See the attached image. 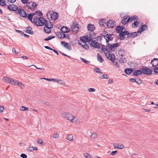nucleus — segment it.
<instances>
[{"mask_svg": "<svg viewBox=\"0 0 158 158\" xmlns=\"http://www.w3.org/2000/svg\"><path fill=\"white\" fill-rule=\"evenodd\" d=\"M152 71L148 67L143 66L139 70V75L142 73L147 75H150L152 74Z\"/></svg>", "mask_w": 158, "mask_h": 158, "instance_id": "1", "label": "nucleus"}, {"mask_svg": "<svg viewBox=\"0 0 158 158\" xmlns=\"http://www.w3.org/2000/svg\"><path fill=\"white\" fill-rule=\"evenodd\" d=\"M119 44L118 43H116L113 44L109 43L108 44H107L106 47L107 48L108 50L110 52H111L114 51L115 49L119 46Z\"/></svg>", "mask_w": 158, "mask_h": 158, "instance_id": "2", "label": "nucleus"}, {"mask_svg": "<svg viewBox=\"0 0 158 158\" xmlns=\"http://www.w3.org/2000/svg\"><path fill=\"white\" fill-rule=\"evenodd\" d=\"M62 116L63 118H66L71 122H73V120H75V118L73 117V116L72 114L68 113L63 112L62 113Z\"/></svg>", "mask_w": 158, "mask_h": 158, "instance_id": "3", "label": "nucleus"}, {"mask_svg": "<svg viewBox=\"0 0 158 158\" xmlns=\"http://www.w3.org/2000/svg\"><path fill=\"white\" fill-rule=\"evenodd\" d=\"M110 52L109 51L108 52H104V53L108 59L112 61L113 62H114V55L113 54H110Z\"/></svg>", "mask_w": 158, "mask_h": 158, "instance_id": "4", "label": "nucleus"}, {"mask_svg": "<svg viewBox=\"0 0 158 158\" xmlns=\"http://www.w3.org/2000/svg\"><path fill=\"white\" fill-rule=\"evenodd\" d=\"M16 13L19 15L20 16L26 18L27 17V13L23 9H19Z\"/></svg>", "mask_w": 158, "mask_h": 158, "instance_id": "5", "label": "nucleus"}, {"mask_svg": "<svg viewBox=\"0 0 158 158\" xmlns=\"http://www.w3.org/2000/svg\"><path fill=\"white\" fill-rule=\"evenodd\" d=\"M37 6V5L34 2H30L27 3L26 7H27L28 9H30L31 10H34Z\"/></svg>", "mask_w": 158, "mask_h": 158, "instance_id": "6", "label": "nucleus"}, {"mask_svg": "<svg viewBox=\"0 0 158 158\" xmlns=\"http://www.w3.org/2000/svg\"><path fill=\"white\" fill-rule=\"evenodd\" d=\"M114 35V34H107L104 35V38L106 40V43L107 44H108L110 40H112L113 39V37H112V36Z\"/></svg>", "mask_w": 158, "mask_h": 158, "instance_id": "7", "label": "nucleus"}, {"mask_svg": "<svg viewBox=\"0 0 158 158\" xmlns=\"http://www.w3.org/2000/svg\"><path fill=\"white\" fill-rule=\"evenodd\" d=\"M89 44L95 48H99L100 46L99 44L95 40H92V41L89 43Z\"/></svg>", "mask_w": 158, "mask_h": 158, "instance_id": "8", "label": "nucleus"}, {"mask_svg": "<svg viewBox=\"0 0 158 158\" xmlns=\"http://www.w3.org/2000/svg\"><path fill=\"white\" fill-rule=\"evenodd\" d=\"M115 22L113 20L110 19L106 23V25L108 28H113L115 26Z\"/></svg>", "mask_w": 158, "mask_h": 158, "instance_id": "9", "label": "nucleus"}, {"mask_svg": "<svg viewBox=\"0 0 158 158\" xmlns=\"http://www.w3.org/2000/svg\"><path fill=\"white\" fill-rule=\"evenodd\" d=\"M44 20L43 17L35 18L33 19V22L35 25L37 26H40L39 22L42 20Z\"/></svg>", "mask_w": 158, "mask_h": 158, "instance_id": "10", "label": "nucleus"}, {"mask_svg": "<svg viewBox=\"0 0 158 158\" xmlns=\"http://www.w3.org/2000/svg\"><path fill=\"white\" fill-rule=\"evenodd\" d=\"M79 24L76 23V22L75 23L74 22H73V31L75 32L76 33L78 31V30L79 29Z\"/></svg>", "mask_w": 158, "mask_h": 158, "instance_id": "11", "label": "nucleus"}, {"mask_svg": "<svg viewBox=\"0 0 158 158\" xmlns=\"http://www.w3.org/2000/svg\"><path fill=\"white\" fill-rule=\"evenodd\" d=\"M7 8L11 11H16L18 9V7L16 5L12 4L8 6Z\"/></svg>", "mask_w": 158, "mask_h": 158, "instance_id": "12", "label": "nucleus"}, {"mask_svg": "<svg viewBox=\"0 0 158 158\" xmlns=\"http://www.w3.org/2000/svg\"><path fill=\"white\" fill-rule=\"evenodd\" d=\"M58 13L56 12H53L52 13L50 14L51 18L53 19L54 20H56L58 19Z\"/></svg>", "mask_w": 158, "mask_h": 158, "instance_id": "13", "label": "nucleus"}, {"mask_svg": "<svg viewBox=\"0 0 158 158\" xmlns=\"http://www.w3.org/2000/svg\"><path fill=\"white\" fill-rule=\"evenodd\" d=\"M123 29L125 30L124 27L123 26H118L116 28V31L118 33L120 34L123 31Z\"/></svg>", "mask_w": 158, "mask_h": 158, "instance_id": "14", "label": "nucleus"}, {"mask_svg": "<svg viewBox=\"0 0 158 158\" xmlns=\"http://www.w3.org/2000/svg\"><path fill=\"white\" fill-rule=\"evenodd\" d=\"M32 28L31 27H28L26 28V29L24 30V31L26 33L33 35L34 32L33 31H32Z\"/></svg>", "mask_w": 158, "mask_h": 158, "instance_id": "15", "label": "nucleus"}, {"mask_svg": "<svg viewBox=\"0 0 158 158\" xmlns=\"http://www.w3.org/2000/svg\"><path fill=\"white\" fill-rule=\"evenodd\" d=\"M129 32L128 31H123L121 33H120L119 35L120 36V39L122 40H123L124 39V36L126 35H128Z\"/></svg>", "mask_w": 158, "mask_h": 158, "instance_id": "16", "label": "nucleus"}, {"mask_svg": "<svg viewBox=\"0 0 158 158\" xmlns=\"http://www.w3.org/2000/svg\"><path fill=\"white\" fill-rule=\"evenodd\" d=\"M151 63L153 67H156L158 65V58H154L151 61Z\"/></svg>", "mask_w": 158, "mask_h": 158, "instance_id": "17", "label": "nucleus"}, {"mask_svg": "<svg viewBox=\"0 0 158 158\" xmlns=\"http://www.w3.org/2000/svg\"><path fill=\"white\" fill-rule=\"evenodd\" d=\"M128 18L127 19L128 22L131 23L133 21L137 19L138 16L136 15H134L130 17V16H128Z\"/></svg>", "mask_w": 158, "mask_h": 158, "instance_id": "18", "label": "nucleus"}, {"mask_svg": "<svg viewBox=\"0 0 158 158\" xmlns=\"http://www.w3.org/2000/svg\"><path fill=\"white\" fill-rule=\"evenodd\" d=\"M87 29L88 31H93L95 29V27L94 25L89 24L87 27Z\"/></svg>", "mask_w": 158, "mask_h": 158, "instance_id": "19", "label": "nucleus"}, {"mask_svg": "<svg viewBox=\"0 0 158 158\" xmlns=\"http://www.w3.org/2000/svg\"><path fill=\"white\" fill-rule=\"evenodd\" d=\"M60 31L63 33H67L69 31L70 29L69 28H68L67 27L64 26L61 27Z\"/></svg>", "mask_w": 158, "mask_h": 158, "instance_id": "20", "label": "nucleus"}, {"mask_svg": "<svg viewBox=\"0 0 158 158\" xmlns=\"http://www.w3.org/2000/svg\"><path fill=\"white\" fill-rule=\"evenodd\" d=\"M147 26L145 24L143 25L141 27L139 28V33H141L147 29Z\"/></svg>", "mask_w": 158, "mask_h": 158, "instance_id": "21", "label": "nucleus"}, {"mask_svg": "<svg viewBox=\"0 0 158 158\" xmlns=\"http://www.w3.org/2000/svg\"><path fill=\"white\" fill-rule=\"evenodd\" d=\"M137 33H138V31L137 32H134L130 33L128 34V37L129 38H133L137 35Z\"/></svg>", "mask_w": 158, "mask_h": 158, "instance_id": "22", "label": "nucleus"}, {"mask_svg": "<svg viewBox=\"0 0 158 158\" xmlns=\"http://www.w3.org/2000/svg\"><path fill=\"white\" fill-rule=\"evenodd\" d=\"M128 18V16H125L123 17V18L121 21V23L122 24L125 25L128 22L127 19Z\"/></svg>", "mask_w": 158, "mask_h": 158, "instance_id": "23", "label": "nucleus"}, {"mask_svg": "<svg viewBox=\"0 0 158 158\" xmlns=\"http://www.w3.org/2000/svg\"><path fill=\"white\" fill-rule=\"evenodd\" d=\"M45 26L48 29H51L53 27V25L50 21L48 22L47 21V23H45Z\"/></svg>", "mask_w": 158, "mask_h": 158, "instance_id": "24", "label": "nucleus"}, {"mask_svg": "<svg viewBox=\"0 0 158 158\" xmlns=\"http://www.w3.org/2000/svg\"><path fill=\"white\" fill-rule=\"evenodd\" d=\"M134 70L132 68H127L125 70V73L127 74H129L131 73Z\"/></svg>", "mask_w": 158, "mask_h": 158, "instance_id": "25", "label": "nucleus"}, {"mask_svg": "<svg viewBox=\"0 0 158 158\" xmlns=\"http://www.w3.org/2000/svg\"><path fill=\"white\" fill-rule=\"evenodd\" d=\"M12 79L11 78L7 77H4L3 79L4 81H6L8 83H11Z\"/></svg>", "mask_w": 158, "mask_h": 158, "instance_id": "26", "label": "nucleus"}, {"mask_svg": "<svg viewBox=\"0 0 158 158\" xmlns=\"http://www.w3.org/2000/svg\"><path fill=\"white\" fill-rule=\"evenodd\" d=\"M97 58L98 60L101 63H102L103 62L104 60L99 53H98L97 54Z\"/></svg>", "mask_w": 158, "mask_h": 158, "instance_id": "27", "label": "nucleus"}, {"mask_svg": "<svg viewBox=\"0 0 158 158\" xmlns=\"http://www.w3.org/2000/svg\"><path fill=\"white\" fill-rule=\"evenodd\" d=\"M106 21L105 19H101L99 23V25L102 26H104L105 24H106Z\"/></svg>", "mask_w": 158, "mask_h": 158, "instance_id": "28", "label": "nucleus"}, {"mask_svg": "<svg viewBox=\"0 0 158 158\" xmlns=\"http://www.w3.org/2000/svg\"><path fill=\"white\" fill-rule=\"evenodd\" d=\"M138 25V21H135L132 24V28H135L137 27Z\"/></svg>", "mask_w": 158, "mask_h": 158, "instance_id": "29", "label": "nucleus"}, {"mask_svg": "<svg viewBox=\"0 0 158 158\" xmlns=\"http://www.w3.org/2000/svg\"><path fill=\"white\" fill-rule=\"evenodd\" d=\"M44 20H42V21H40L39 22L40 24V26H42L44 25H45V23H47V21L44 18Z\"/></svg>", "mask_w": 158, "mask_h": 158, "instance_id": "30", "label": "nucleus"}, {"mask_svg": "<svg viewBox=\"0 0 158 158\" xmlns=\"http://www.w3.org/2000/svg\"><path fill=\"white\" fill-rule=\"evenodd\" d=\"M126 60L124 57L122 56L120 58L119 60L120 62L121 63H126Z\"/></svg>", "mask_w": 158, "mask_h": 158, "instance_id": "31", "label": "nucleus"}, {"mask_svg": "<svg viewBox=\"0 0 158 158\" xmlns=\"http://www.w3.org/2000/svg\"><path fill=\"white\" fill-rule=\"evenodd\" d=\"M63 32L58 31L56 33V35L60 39L62 38L63 36Z\"/></svg>", "mask_w": 158, "mask_h": 158, "instance_id": "32", "label": "nucleus"}, {"mask_svg": "<svg viewBox=\"0 0 158 158\" xmlns=\"http://www.w3.org/2000/svg\"><path fill=\"white\" fill-rule=\"evenodd\" d=\"M67 139L71 141L73 140V136L71 134L68 135Z\"/></svg>", "mask_w": 158, "mask_h": 158, "instance_id": "33", "label": "nucleus"}, {"mask_svg": "<svg viewBox=\"0 0 158 158\" xmlns=\"http://www.w3.org/2000/svg\"><path fill=\"white\" fill-rule=\"evenodd\" d=\"M101 45L102 46L101 49L103 51H104V52H105V51L108 52L109 50H108V49L107 48H105V46L102 44H101Z\"/></svg>", "mask_w": 158, "mask_h": 158, "instance_id": "34", "label": "nucleus"}, {"mask_svg": "<svg viewBox=\"0 0 158 158\" xmlns=\"http://www.w3.org/2000/svg\"><path fill=\"white\" fill-rule=\"evenodd\" d=\"M55 37V36H50L48 37V38H45L44 39V40L45 41H48L50 40H51L52 39L54 38Z\"/></svg>", "mask_w": 158, "mask_h": 158, "instance_id": "35", "label": "nucleus"}, {"mask_svg": "<svg viewBox=\"0 0 158 158\" xmlns=\"http://www.w3.org/2000/svg\"><path fill=\"white\" fill-rule=\"evenodd\" d=\"M44 31L47 33H50L51 32L50 29H48V28H47V27H46L45 26L44 27Z\"/></svg>", "mask_w": 158, "mask_h": 158, "instance_id": "36", "label": "nucleus"}, {"mask_svg": "<svg viewBox=\"0 0 158 158\" xmlns=\"http://www.w3.org/2000/svg\"><path fill=\"white\" fill-rule=\"evenodd\" d=\"M6 5V3L4 0H0V5L4 6Z\"/></svg>", "mask_w": 158, "mask_h": 158, "instance_id": "37", "label": "nucleus"}, {"mask_svg": "<svg viewBox=\"0 0 158 158\" xmlns=\"http://www.w3.org/2000/svg\"><path fill=\"white\" fill-rule=\"evenodd\" d=\"M84 37L85 38V41L88 42L89 44L91 42V39L89 38V37H88L87 36H84Z\"/></svg>", "mask_w": 158, "mask_h": 158, "instance_id": "38", "label": "nucleus"}, {"mask_svg": "<svg viewBox=\"0 0 158 158\" xmlns=\"http://www.w3.org/2000/svg\"><path fill=\"white\" fill-rule=\"evenodd\" d=\"M84 37L85 38V41L88 42L89 44L91 42V39L89 38V37H88L87 36H84Z\"/></svg>", "mask_w": 158, "mask_h": 158, "instance_id": "39", "label": "nucleus"}, {"mask_svg": "<svg viewBox=\"0 0 158 158\" xmlns=\"http://www.w3.org/2000/svg\"><path fill=\"white\" fill-rule=\"evenodd\" d=\"M97 135L96 133H93L92 134L91 136V138L92 139H95L97 137Z\"/></svg>", "mask_w": 158, "mask_h": 158, "instance_id": "40", "label": "nucleus"}, {"mask_svg": "<svg viewBox=\"0 0 158 158\" xmlns=\"http://www.w3.org/2000/svg\"><path fill=\"white\" fill-rule=\"evenodd\" d=\"M20 110L22 111L28 110L29 109L28 107H25L24 106H22Z\"/></svg>", "mask_w": 158, "mask_h": 158, "instance_id": "41", "label": "nucleus"}, {"mask_svg": "<svg viewBox=\"0 0 158 158\" xmlns=\"http://www.w3.org/2000/svg\"><path fill=\"white\" fill-rule=\"evenodd\" d=\"M35 13L37 14H38L39 16H42L43 15V13L40 10L36 11H35Z\"/></svg>", "mask_w": 158, "mask_h": 158, "instance_id": "42", "label": "nucleus"}, {"mask_svg": "<svg viewBox=\"0 0 158 158\" xmlns=\"http://www.w3.org/2000/svg\"><path fill=\"white\" fill-rule=\"evenodd\" d=\"M84 156L86 158H90L91 157V155L90 154L85 153L84 154Z\"/></svg>", "mask_w": 158, "mask_h": 158, "instance_id": "43", "label": "nucleus"}, {"mask_svg": "<svg viewBox=\"0 0 158 158\" xmlns=\"http://www.w3.org/2000/svg\"><path fill=\"white\" fill-rule=\"evenodd\" d=\"M80 59H81V60L84 63H85L86 64H88L89 63H90V61H87L85 59H83L82 58H81Z\"/></svg>", "mask_w": 158, "mask_h": 158, "instance_id": "44", "label": "nucleus"}, {"mask_svg": "<svg viewBox=\"0 0 158 158\" xmlns=\"http://www.w3.org/2000/svg\"><path fill=\"white\" fill-rule=\"evenodd\" d=\"M118 149H122L123 148H124V146L122 144H120L119 143L118 144Z\"/></svg>", "mask_w": 158, "mask_h": 158, "instance_id": "45", "label": "nucleus"}, {"mask_svg": "<svg viewBox=\"0 0 158 158\" xmlns=\"http://www.w3.org/2000/svg\"><path fill=\"white\" fill-rule=\"evenodd\" d=\"M62 44H63L64 46L66 47V46L68 45V44H69L68 43L65 42L64 41H61L60 42Z\"/></svg>", "mask_w": 158, "mask_h": 158, "instance_id": "46", "label": "nucleus"}, {"mask_svg": "<svg viewBox=\"0 0 158 158\" xmlns=\"http://www.w3.org/2000/svg\"><path fill=\"white\" fill-rule=\"evenodd\" d=\"M84 45L83 46V48L86 49H88L89 48V47L88 44L86 43H84Z\"/></svg>", "mask_w": 158, "mask_h": 158, "instance_id": "47", "label": "nucleus"}, {"mask_svg": "<svg viewBox=\"0 0 158 158\" xmlns=\"http://www.w3.org/2000/svg\"><path fill=\"white\" fill-rule=\"evenodd\" d=\"M37 141L38 143L40 144H42L43 142V140L40 139H38Z\"/></svg>", "mask_w": 158, "mask_h": 158, "instance_id": "48", "label": "nucleus"}, {"mask_svg": "<svg viewBox=\"0 0 158 158\" xmlns=\"http://www.w3.org/2000/svg\"><path fill=\"white\" fill-rule=\"evenodd\" d=\"M101 78L108 79L109 78V76L108 75H102V77H101Z\"/></svg>", "mask_w": 158, "mask_h": 158, "instance_id": "49", "label": "nucleus"}, {"mask_svg": "<svg viewBox=\"0 0 158 158\" xmlns=\"http://www.w3.org/2000/svg\"><path fill=\"white\" fill-rule=\"evenodd\" d=\"M130 81L132 82H136L138 84V82L134 78H131L130 80Z\"/></svg>", "mask_w": 158, "mask_h": 158, "instance_id": "50", "label": "nucleus"}, {"mask_svg": "<svg viewBox=\"0 0 158 158\" xmlns=\"http://www.w3.org/2000/svg\"><path fill=\"white\" fill-rule=\"evenodd\" d=\"M94 70L96 73H99L100 72V69L99 68H94Z\"/></svg>", "mask_w": 158, "mask_h": 158, "instance_id": "51", "label": "nucleus"}, {"mask_svg": "<svg viewBox=\"0 0 158 158\" xmlns=\"http://www.w3.org/2000/svg\"><path fill=\"white\" fill-rule=\"evenodd\" d=\"M20 156L23 158H27V155L24 153L21 154L20 155Z\"/></svg>", "mask_w": 158, "mask_h": 158, "instance_id": "52", "label": "nucleus"}, {"mask_svg": "<svg viewBox=\"0 0 158 158\" xmlns=\"http://www.w3.org/2000/svg\"><path fill=\"white\" fill-rule=\"evenodd\" d=\"M80 40L83 43V44L86 43L85 41V39L84 36L81 37L80 38Z\"/></svg>", "mask_w": 158, "mask_h": 158, "instance_id": "53", "label": "nucleus"}, {"mask_svg": "<svg viewBox=\"0 0 158 158\" xmlns=\"http://www.w3.org/2000/svg\"><path fill=\"white\" fill-rule=\"evenodd\" d=\"M154 72L156 73H158V67H155L154 69Z\"/></svg>", "mask_w": 158, "mask_h": 158, "instance_id": "54", "label": "nucleus"}, {"mask_svg": "<svg viewBox=\"0 0 158 158\" xmlns=\"http://www.w3.org/2000/svg\"><path fill=\"white\" fill-rule=\"evenodd\" d=\"M58 82L60 84H64L65 83V82L64 81H63V80H60V79H59L58 80Z\"/></svg>", "mask_w": 158, "mask_h": 158, "instance_id": "55", "label": "nucleus"}, {"mask_svg": "<svg viewBox=\"0 0 158 158\" xmlns=\"http://www.w3.org/2000/svg\"><path fill=\"white\" fill-rule=\"evenodd\" d=\"M27 18L28 19H31V18H33L32 16L30 13L27 16Z\"/></svg>", "mask_w": 158, "mask_h": 158, "instance_id": "56", "label": "nucleus"}, {"mask_svg": "<svg viewBox=\"0 0 158 158\" xmlns=\"http://www.w3.org/2000/svg\"><path fill=\"white\" fill-rule=\"evenodd\" d=\"M133 74L135 76L138 75V70H136L133 72Z\"/></svg>", "mask_w": 158, "mask_h": 158, "instance_id": "57", "label": "nucleus"}, {"mask_svg": "<svg viewBox=\"0 0 158 158\" xmlns=\"http://www.w3.org/2000/svg\"><path fill=\"white\" fill-rule=\"evenodd\" d=\"M66 48L68 49L69 51H70L72 49V48L70 45L69 44H68L67 46H66Z\"/></svg>", "mask_w": 158, "mask_h": 158, "instance_id": "58", "label": "nucleus"}, {"mask_svg": "<svg viewBox=\"0 0 158 158\" xmlns=\"http://www.w3.org/2000/svg\"><path fill=\"white\" fill-rule=\"evenodd\" d=\"M23 3L25 4L27 3L29 0H21Z\"/></svg>", "mask_w": 158, "mask_h": 158, "instance_id": "59", "label": "nucleus"}, {"mask_svg": "<svg viewBox=\"0 0 158 158\" xmlns=\"http://www.w3.org/2000/svg\"><path fill=\"white\" fill-rule=\"evenodd\" d=\"M88 90L89 92H94L95 91V89L92 88H90L88 89Z\"/></svg>", "mask_w": 158, "mask_h": 158, "instance_id": "60", "label": "nucleus"}, {"mask_svg": "<svg viewBox=\"0 0 158 158\" xmlns=\"http://www.w3.org/2000/svg\"><path fill=\"white\" fill-rule=\"evenodd\" d=\"M117 150L112 151L111 152V154H110V155H114L117 153Z\"/></svg>", "mask_w": 158, "mask_h": 158, "instance_id": "61", "label": "nucleus"}, {"mask_svg": "<svg viewBox=\"0 0 158 158\" xmlns=\"http://www.w3.org/2000/svg\"><path fill=\"white\" fill-rule=\"evenodd\" d=\"M59 134L56 133V134H54V135L53 136V137L54 138H58L59 137Z\"/></svg>", "mask_w": 158, "mask_h": 158, "instance_id": "62", "label": "nucleus"}, {"mask_svg": "<svg viewBox=\"0 0 158 158\" xmlns=\"http://www.w3.org/2000/svg\"><path fill=\"white\" fill-rule=\"evenodd\" d=\"M30 148H32V150H35L36 151L38 150V148L36 147H30Z\"/></svg>", "mask_w": 158, "mask_h": 158, "instance_id": "63", "label": "nucleus"}, {"mask_svg": "<svg viewBox=\"0 0 158 158\" xmlns=\"http://www.w3.org/2000/svg\"><path fill=\"white\" fill-rule=\"evenodd\" d=\"M44 48H45L48 49H49V50H52V51L53 50V49H52L51 48H50V47H48V46H44Z\"/></svg>", "mask_w": 158, "mask_h": 158, "instance_id": "64", "label": "nucleus"}]
</instances>
